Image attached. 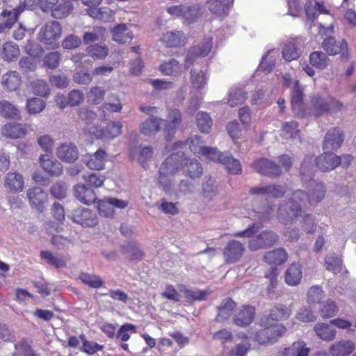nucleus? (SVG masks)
Here are the masks:
<instances>
[{
    "label": "nucleus",
    "mask_w": 356,
    "mask_h": 356,
    "mask_svg": "<svg viewBox=\"0 0 356 356\" xmlns=\"http://www.w3.org/2000/svg\"><path fill=\"white\" fill-rule=\"evenodd\" d=\"M308 193L302 190H297L292 194L289 202L280 204L277 211V219L282 224H288L291 220V214L293 216H301L302 207L308 202L310 205L317 204L325 197L326 188L319 181L312 179L308 184Z\"/></svg>",
    "instance_id": "nucleus-1"
},
{
    "label": "nucleus",
    "mask_w": 356,
    "mask_h": 356,
    "mask_svg": "<svg viewBox=\"0 0 356 356\" xmlns=\"http://www.w3.org/2000/svg\"><path fill=\"white\" fill-rule=\"evenodd\" d=\"M284 186L276 184L259 185L252 187L249 194L255 197H250L252 202L251 209L247 210L245 217L254 220L264 222L270 218L273 209L268 202V197H281L285 193Z\"/></svg>",
    "instance_id": "nucleus-2"
},
{
    "label": "nucleus",
    "mask_w": 356,
    "mask_h": 356,
    "mask_svg": "<svg viewBox=\"0 0 356 356\" xmlns=\"http://www.w3.org/2000/svg\"><path fill=\"white\" fill-rule=\"evenodd\" d=\"M186 144L181 141L174 143V149L177 152L172 153L166 158L159 168V183L163 186L166 193L172 194L175 192L174 175L181 165V159L184 156L181 149Z\"/></svg>",
    "instance_id": "nucleus-3"
},
{
    "label": "nucleus",
    "mask_w": 356,
    "mask_h": 356,
    "mask_svg": "<svg viewBox=\"0 0 356 356\" xmlns=\"http://www.w3.org/2000/svg\"><path fill=\"white\" fill-rule=\"evenodd\" d=\"M261 225L258 223H252L243 231L235 232L233 236L236 237L251 238L249 241L248 248L251 251H257L259 249L267 248L273 245L278 241V236L273 231L266 230L253 237L254 234L259 232Z\"/></svg>",
    "instance_id": "nucleus-4"
},
{
    "label": "nucleus",
    "mask_w": 356,
    "mask_h": 356,
    "mask_svg": "<svg viewBox=\"0 0 356 356\" xmlns=\"http://www.w3.org/2000/svg\"><path fill=\"white\" fill-rule=\"evenodd\" d=\"M61 35L62 28L59 22L50 21L40 28L38 38L47 49H55L59 47L58 40Z\"/></svg>",
    "instance_id": "nucleus-5"
},
{
    "label": "nucleus",
    "mask_w": 356,
    "mask_h": 356,
    "mask_svg": "<svg viewBox=\"0 0 356 356\" xmlns=\"http://www.w3.org/2000/svg\"><path fill=\"white\" fill-rule=\"evenodd\" d=\"M213 45V34L210 33L204 37L198 46L191 47L185 59V67L188 68L191 65L200 63L202 58L207 56L211 51Z\"/></svg>",
    "instance_id": "nucleus-6"
},
{
    "label": "nucleus",
    "mask_w": 356,
    "mask_h": 356,
    "mask_svg": "<svg viewBox=\"0 0 356 356\" xmlns=\"http://www.w3.org/2000/svg\"><path fill=\"white\" fill-rule=\"evenodd\" d=\"M329 112V103L327 98L320 94H313L309 96V104L302 110V115L300 118L315 117L318 118Z\"/></svg>",
    "instance_id": "nucleus-7"
},
{
    "label": "nucleus",
    "mask_w": 356,
    "mask_h": 356,
    "mask_svg": "<svg viewBox=\"0 0 356 356\" xmlns=\"http://www.w3.org/2000/svg\"><path fill=\"white\" fill-rule=\"evenodd\" d=\"M286 331V328L280 323H276L261 329L254 335V340L260 344L274 343Z\"/></svg>",
    "instance_id": "nucleus-8"
},
{
    "label": "nucleus",
    "mask_w": 356,
    "mask_h": 356,
    "mask_svg": "<svg viewBox=\"0 0 356 356\" xmlns=\"http://www.w3.org/2000/svg\"><path fill=\"white\" fill-rule=\"evenodd\" d=\"M303 86L298 80H295L291 92V106L294 115L300 118L302 115V110L305 107L304 99Z\"/></svg>",
    "instance_id": "nucleus-9"
},
{
    "label": "nucleus",
    "mask_w": 356,
    "mask_h": 356,
    "mask_svg": "<svg viewBox=\"0 0 356 356\" xmlns=\"http://www.w3.org/2000/svg\"><path fill=\"white\" fill-rule=\"evenodd\" d=\"M344 140L343 132L338 128L330 129L323 140V149L325 152H332L339 149Z\"/></svg>",
    "instance_id": "nucleus-10"
},
{
    "label": "nucleus",
    "mask_w": 356,
    "mask_h": 356,
    "mask_svg": "<svg viewBox=\"0 0 356 356\" xmlns=\"http://www.w3.org/2000/svg\"><path fill=\"white\" fill-rule=\"evenodd\" d=\"M122 125L120 122H110L102 129L91 127L89 132L94 134L97 138L104 140L113 139L121 134Z\"/></svg>",
    "instance_id": "nucleus-11"
},
{
    "label": "nucleus",
    "mask_w": 356,
    "mask_h": 356,
    "mask_svg": "<svg viewBox=\"0 0 356 356\" xmlns=\"http://www.w3.org/2000/svg\"><path fill=\"white\" fill-rule=\"evenodd\" d=\"M322 47L330 55L340 54L343 58L347 59L348 57V44L344 40L337 41L334 37H327L324 39Z\"/></svg>",
    "instance_id": "nucleus-12"
},
{
    "label": "nucleus",
    "mask_w": 356,
    "mask_h": 356,
    "mask_svg": "<svg viewBox=\"0 0 356 356\" xmlns=\"http://www.w3.org/2000/svg\"><path fill=\"white\" fill-rule=\"evenodd\" d=\"M244 251V245L241 242L236 240L229 241L223 251L225 261L228 264L236 263L242 257Z\"/></svg>",
    "instance_id": "nucleus-13"
},
{
    "label": "nucleus",
    "mask_w": 356,
    "mask_h": 356,
    "mask_svg": "<svg viewBox=\"0 0 356 356\" xmlns=\"http://www.w3.org/2000/svg\"><path fill=\"white\" fill-rule=\"evenodd\" d=\"M72 220L74 222L85 227H94L98 222L94 212L83 207L77 208L74 211Z\"/></svg>",
    "instance_id": "nucleus-14"
},
{
    "label": "nucleus",
    "mask_w": 356,
    "mask_h": 356,
    "mask_svg": "<svg viewBox=\"0 0 356 356\" xmlns=\"http://www.w3.org/2000/svg\"><path fill=\"white\" fill-rule=\"evenodd\" d=\"M56 154L63 162L74 163L79 158V150L74 143H64L56 148Z\"/></svg>",
    "instance_id": "nucleus-15"
},
{
    "label": "nucleus",
    "mask_w": 356,
    "mask_h": 356,
    "mask_svg": "<svg viewBox=\"0 0 356 356\" xmlns=\"http://www.w3.org/2000/svg\"><path fill=\"white\" fill-rule=\"evenodd\" d=\"M316 166L321 171H330L340 165V156L332 152H325L318 156L316 159Z\"/></svg>",
    "instance_id": "nucleus-16"
},
{
    "label": "nucleus",
    "mask_w": 356,
    "mask_h": 356,
    "mask_svg": "<svg viewBox=\"0 0 356 356\" xmlns=\"http://www.w3.org/2000/svg\"><path fill=\"white\" fill-rule=\"evenodd\" d=\"M252 168L257 172L268 176H278L282 172L278 165L265 158L256 160Z\"/></svg>",
    "instance_id": "nucleus-17"
},
{
    "label": "nucleus",
    "mask_w": 356,
    "mask_h": 356,
    "mask_svg": "<svg viewBox=\"0 0 356 356\" xmlns=\"http://www.w3.org/2000/svg\"><path fill=\"white\" fill-rule=\"evenodd\" d=\"M295 39L289 38L280 44L281 53L283 59L286 62L298 60L300 56V49Z\"/></svg>",
    "instance_id": "nucleus-18"
},
{
    "label": "nucleus",
    "mask_w": 356,
    "mask_h": 356,
    "mask_svg": "<svg viewBox=\"0 0 356 356\" xmlns=\"http://www.w3.org/2000/svg\"><path fill=\"white\" fill-rule=\"evenodd\" d=\"M254 318V308L252 306L243 305L236 310L234 314V323L239 327L249 325Z\"/></svg>",
    "instance_id": "nucleus-19"
},
{
    "label": "nucleus",
    "mask_w": 356,
    "mask_h": 356,
    "mask_svg": "<svg viewBox=\"0 0 356 356\" xmlns=\"http://www.w3.org/2000/svg\"><path fill=\"white\" fill-rule=\"evenodd\" d=\"M29 203L38 211L42 212L44 204L47 201V193L40 187H34L27 191Z\"/></svg>",
    "instance_id": "nucleus-20"
},
{
    "label": "nucleus",
    "mask_w": 356,
    "mask_h": 356,
    "mask_svg": "<svg viewBox=\"0 0 356 356\" xmlns=\"http://www.w3.org/2000/svg\"><path fill=\"white\" fill-rule=\"evenodd\" d=\"M180 166L184 173L192 179L200 177L203 173V168L197 160L195 159L185 158L180 161Z\"/></svg>",
    "instance_id": "nucleus-21"
},
{
    "label": "nucleus",
    "mask_w": 356,
    "mask_h": 356,
    "mask_svg": "<svg viewBox=\"0 0 356 356\" xmlns=\"http://www.w3.org/2000/svg\"><path fill=\"white\" fill-rule=\"evenodd\" d=\"M40 163L42 168L50 175L58 177L63 173V168L62 163L56 159L50 158L48 154L41 155Z\"/></svg>",
    "instance_id": "nucleus-22"
},
{
    "label": "nucleus",
    "mask_w": 356,
    "mask_h": 356,
    "mask_svg": "<svg viewBox=\"0 0 356 356\" xmlns=\"http://www.w3.org/2000/svg\"><path fill=\"white\" fill-rule=\"evenodd\" d=\"M161 41L168 47H178L184 45L186 37L181 31H170L162 35Z\"/></svg>",
    "instance_id": "nucleus-23"
},
{
    "label": "nucleus",
    "mask_w": 356,
    "mask_h": 356,
    "mask_svg": "<svg viewBox=\"0 0 356 356\" xmlns=\"http://www.w3.org/2000/svg\"><path fill=\"white\" fill-rule=\"evenodd\" d=\"M209 10L210 12L220 17L228 15L234 3V0H209Z\"/></svg>",
    "instance_id": "nucleus-24"
},
{
    "label": "nucleus",
    "mask_w": 356,
    "mask_h": 356,
    "mask_svg": "<svg viewBox=\"0 0 356 356\" xmlns=\"http://www.w3.org/2000/svg\"><path fill=\"white\" fill-rule=\"evenodd\" d=\"M106 156L105 151L99 149L93 154L85 156L83 161L90 169L100 170L104 166Z\"/></svg>",
    "instance_id": "nucleus-25"
},
{
    "label": "nucleus",
    "mask_w": 356,
    "mask_h": 356,
    "mask_svg": "<svg viewBox=\"0 0 356 356\" xmlns=\"http://www.w3.org/2000/svg\"><path fill=\"white\" fill-rule=\"evenodd\" d=\"M305 11L307 21H310L311 23L316 18L317 13H329V10L325 8L324 3L316 0H308L305 4Z\"/></svg>",
    "instance_id": "nucleus-26"
},
{
    "label": "nucleus",
    "mask_w": 356,
    "mask_h": 356,
    "mask_svg": "<svg viewBox=\"0 0 356 356\" xmlns=\"http://www.w3.org/2000/svg\"><path fill=\"white\" fill-rule=\"evenodd\" d=\"M74 196L83 204H90L96 200L94 191L82 184H77L74 187Z\"/></svg>",
    "instance_id": "nucleus-27"
},
{
    "label": "nucleus",
    "mask_w": 356,
    "mask_h": 356,
    "mask_svg": "<svg viewBox=\"0 0 356 356\" xmlns=\"http://www.w3.org/2000/svg\"><path fill=\"white\" fill-rule=\"evenodd\" d=\"M181 121V113L178 109L172 110L168 115L167 120H163V129L166 133V138L174 133L178 128ZM168 140V138H167Z\"/></svg>",
    "instance_id": "nucleus-28"
},
{
    "label": "nucleus",
    "mask_w": 356,
    "mask_h": 356,
    "mask_svg": "<svg viewBox=\"0 0 356 356\" xmlns=\"http://www.w3.org/2000/svg\"><path fill=\"white\" fill-rule=\"evenodd\" d=\"M24 181L18 172H8L5 177V186L10 193H17L23 190Z\"/></svg>",
    "instance_id": "nucleus-29"
},
{
    "label": "nucleus",
    "mask_w": 356,
    "mask_h": 356,
    "mask_svg": "<svg viewBox=\"0 0 356 356\" xmlns=\"http://www.w3.org/2000/svg\"><path fill=\"white\" fill-rule=\"evenodd\" d=\"M112 38L120 44L129 42L133 39V33L125 24H119L111 30Z\"/></svg>",
    "instance_id": "nucleus-30"
},
{
    "label": "nucleus",
    "mask_w": 356,
    "mask_h": 356,
    "mask_svg": "<svg viewBox=\"0 0 356 356\" xmlns=\"http://www.w3.org/2000/svg\"><path fill=\"white\" fill-rule=\"evenodd\" d=\"M280 55L278 49H273L268 50L262 57L258 70L264 74L270 72L275 67L277 58Z\"/></svg>",
    "instance_id": "nucleus-31"
},
{
    "label": "nucleus",
    "mask_w": 356,
    "mask_h": 356,
    "mask_svg": "<svg viewBox=\"0 0 356 356\" xmlns=\"http://www.w3.org/2000/svg\"><path fill=\"white\" fill-rule=\"evenodd\" d=\"M21 76L17 71H10L1 77V85L7 91H15L21 84Z\"/></svg>",
    "instance_id": "nucleus-32"
},
{
    "label": "nucleus",
    "mask_w": 356,
    "mask_h": 356,
    "mask_svg": "<svg viewBox=\"0 0 356 356\" xmlns=\"http://www.w3.org/2000/svg\"><path fill=\"white\" fill-rule=\"evenodd\" d=\"M302 277V267L298 263H293L285 272V281L289 286H297Z\"/></svg>",
    "instance_id": "nucleus-33"
},
{
    "label": "nucleus",
    "mask_w": 356,
    "mask_h": 356,
    "mask_svg": "<svg viewBox=\"0 0 356 356\" xmlns=\"http://www.w3.org/2000/svg\"><path fill=\"white\" fill-rule=\"evenodd\" d=\"M163 122L162 118L151 117L140 124V132L146 136L154 135L160 130Z\"/></svg>",
    "instance_id": "nucleus-34"
},
{
    "label": "nucleus",
    "mask_w": 356,
    "mask_h": 356,
    "mask_svg": "<svg viewBox=\"0 0 356 356\" xmlns=\"http://www.w3.org/2000/svg\"><path fill=\"white\" fill-rule=\"evenodd\" d=\"M354 343L350 340H342L330 348V353L333 356H348L354 350Z\"/></svg>",
    "instance_id": "nucleus-35"
},
{
    "label": "nucleus",
    "mask_w": 356,
    "mask_h": 356,
    "mask_svg": "<svg viewBox=\"0 0 356 356\" xmlns=\"http://www.w3.org/2000/svg\"><path fill=\"white\" fill-rule=\"evenodd\" d=\"M247 97V93L243 88L233 86L228 92L227 103L231 107H235L243 104Z\"/></svg>",
    "instance_id": "nucleus-36"
},
{
    "label": "nucleus",
    "mask_w": 356,
    "mask_h": 356,
    "mask_svg": "<svg viewBox=\"0 0 356 356\" xmlns=\"http://www.w3.org/2000/svg\"><path fill=\"white\" fill-rule=\"evenodd\" d=\"M236 306L235 302L232 298H227L223 300L218 307V314L216 318V321H224L228 319L232 316Z\"/></svg>",
    "instance_id": "nucleus-37"
},
{
    "label": "nucleus",
    "mask_w": 356,
    "mask_h": 356,
    "mask_svg": "<svg viewBox=\"0 0 356 356\" xmlns=\"http://www.w3.org/2000/svg\"><path fill=\"white\" fill-rule=\"evenodd\" d=\"M3 136L10 138H19L26 135V129L22 124L7 123L1 129Z\"/></svg>",
    "instance_id": "nucleus-38"
},
{
    "label": "nucleus",
    "mask_w": 356,
    "mask_h": 356,
    "mask_svg": "<svg viewBox=\"0 0 356 356\" xmlns=\"http://www.w3.org/2000/svg\"><path fill=\"white\" fill-rule=\"evenodd\" d=\"M288 259V254L284 248H277L267 252L264 256V261L271 265H280Z\"/></svg>",
    "instance_id": "nucleus-39"
},
{
    "label": "nucleus",
    "mask_w": 356,
    "mask_h": 356,
    "mask_svg": "<svg viewBox=\"0 0 356 356\" xmlns=\"http://www.w3.org/2000/svg\"><path fill=\"white\" fill-rule=\"evenodd\" d=\"M310 348L303 341H295L284 351V356H309Z\"/></svg>",
    "instance_id": "nucleus-40"
},
{
    "label": "nucleus",
    "mask_w": 356,
    "mask_h": 356,
    "mask_svg": "<svg viewBox=\"0 0 356 356\" xmlns=\"http://www.w3.org/2000/svg\"><path fill=\"white\" fill-rule=\"evenodd\" d=\"M22 11L23 8L22 6H17L11 10H3L1 15L3 17H7V20L0 23V33L6 29H10Z\"/></svg>",
    "instance_id": "nucleus-41"
},
{
    "label": "nucleus",
    "mask_w": 356,
    "mask_h": 356,
    "mask_svg": "<svg viewBox=\"0 0 356 356\" xmlns=\"http://www.w3.org/2000/svg\"><path fill=\"white\" fill-rule=\"evenodd\" d=\"M106 30L102 26L94 27L92 31H86L83 35V42L85 44L98 42L105 38Z\"/></svg>",
    "instance_id": "nucleus-42"
},
{
    "label": "nucleus",
    "mask_w": 356,
    "mask_h": 356,
    "mask_svg": "<svg viewBox=\"0 0 356 356\" xmlns=\"http://www.w3.org/2000/svg\"><path fill=\"white\" fill-rule=\"evenodd\" d=\"M208 75L203 70L193 69L191 72V82L194 88L201 90L207 83Z\"/></svg>",
    "instance_id": "nucleus-43"
},
{
    "label": "nucleus",
    "mask_w": 356,
    "mask_h": 356,
    "mask_svg": "<svg viewBox=\"0 0 356 356\" xmlns=\"http://www.w3.org/2000/svg\"><path fill=\"white\" fill-rule=\"evenodd\" d=\"M0 115L8 119H18L19 111L17 107L7 100L0 101Z\"/></svg>",
    "instance_id": "nucleus-44"
},
{
    "label": "nucleus",
    "mask_w": 356,
    "mask_h": 356,
    "mask_svg": "<svg viewBox=\"0 0 356 356\" xmlns=\"http://www.w3.org/2000/svg\"><path fill=\"white\" fill-rule=\"evenodd\" d=\"M58 0H24L23 4H20L19 6H22L23 10L25 9L32 10L33 6L40 3V8L44 12H48L54 8V6L58 3Z\"/></svg>",
    "instance_id": "nucleus-45"
},
{
    "label": "nucleus",
    "mask_w": 356,
    "mask_h": 356,
    "mask_svg": "<svg viewBox=\"0 0 356 356\" xmlns=\"http://www.w3.org/2000/svg\"><path fill=\"white\" fill-rule=\"evenodd\" d=\"M298 124L296 121L284 122L282 127L284 137L291 138L293 141L297 140L300 143V131L298 129Z\"/></svg>",
    "instance_id": "nucleus-46"
},
{
    "label": "nucleus",
    "mask_w": 356,
    "mask_h": 356,
    "mask_svg": "<svg viewBox=\"0 0 356 356\" xmlns=\"http://www.w3.org/2000/svg\"><path fill=\"white\" fill-rule=\"evenodd\" d=\"M291 312V309L286 305L277 304L270 309L269 318L273 321H282L288 318Z\"/></svg>",
    "instance_id": "nucleus-47"
},
{
    "label": "nucleus",
    "mask_w": 356,
    "mask_h": 356,
    "mask_svg": "<svg viewBox=\"0 0 356 356\" xmlns=\"http://www.w3.org/2000/svg\"><path fill=\"white\" fill-rule=\"evenodd\" d=\"M291 220L287 225L292 222L293 218L301 217V218H302V228L305 229V231L306 232H307L309 234H312L316 231L317 224L315 222L316 218L314 216H313L312 214L306 213L305 211L302 209L301 216H293L291 214Z\"/></svg>",
    "instance_id": "nucleus-48"
},
{
    "label": "nucleus",
    "mask_w": 356,
    "mask_h": 356,
    "mask_svg": "<svg viewBox=\"0 0 356 356\" xmlns=\"http://www.w3.org/2000/svg\"><path fill=\"white\" fill-rule=\"evenodd\" d=\"M222 164L225 166L231 174L238 175L242 171L240 161L234 159L229 152H225V156L222 159Z\"/></svg>",
    "instance_id": "nucleus-49"
},
{
    "label": "nucleus",
    "mask_w": 356,
    "mask_h": 356,
    "mask_svg": "<svg viewBox=\"0 0 356 356\" xmlns=\"http://www.w3.org/2000/svg\"><path fill=\"white\" fill-rule=\"evenodd\" d=\"M196 123L201 132L208 134L211 129L213 120L207 112L199 111L196 115Z\"/></svg>",
    "instance_id": "nucleus-50"
},
{
    "label": "nucleus",
    "mask_w": 356,
    "mask_h": 356,
    "mask_svg": "<svg viewBox=\"0 0 356 356\" xmlns=\"http://www.w3.org/2000/svg\"><path fill=\"white\" fill-rule=\"evenodd\" d=\"M314 330L317 336L324 341L332 340L336 334V331L328 324L318 323Z\"/></svg>",
    "instance_id": "nucleus-51"
},
{
    "label": "nucleus",
    "mask_w": 356,
    "mask_h": 356,
    "mask_svg": "<svg viewBox=\"0 0 356 356\" xmlns=\"http://www.w3.org/2000/svg\"><path fill=\"white\" fill-rule=\"evenodd\" d=\"M2 57L5 60L12 61L19 55V49L13 42H7L3 45Z\"/></svg>",
    "instance_id": "nucleus-52"
},
{
    "label": "nucleus",
    "mask_w": 356,
    "mask_h": 356,
    "mask_svg": "<svg viewBox=\"0 0 356 356\" xmlns=\"http://www.w3.org/2000/svg\"><path fill=\"white\" fill-rule=\"evenodd\" d=\"M86 51L93 58L103 59L108 55V48L106 44H94L88 45Z\"/></svg>",
    "instance_id": "nucleus-53"
},
{
    "label": "nucleus",
    "mask_w": 356,
    "mask_h": 356,
    "mask_svg": "<svg viewBox=\"0 0 356 356\" xmlns=\"http://www.w3.org/2000/svg\"><path fill=\"white\" fill-rule=\"evenodd\" d=\"M200 9L201 6L200 4L185 6L183 13V18L185 22L187 24L195 22L201 15Z\"/></svg>",
    "instance_id": "nucleus-54"
},
{
    "label": "nucleus",
    "mask_w": 356,
    "mask_h": 356,
    "mask_svg": "<svg viewBox=\"0 0 356 356\" xmlns=\"http://www.w3.org/2000/svg\"><path fill=\"white\" fill-rule=\"evenodd\" d=\"M225 152H220L216 147H211L206 146L203 149L200 157L202 156L205 159L218 162L222 164V159L225 158Z\"/></svg>",
    "instance_id": "nucleus-55"
},
{
    "label": "nucleus",
    "mask_w": 356,
    "mask_h": 356,
    "mask_svg": "<svg viewBox=\"0 0 356 356\" xmlns=\"http://www.w3.org/2000/svg\"><path fill=\"white\" fill-rule=\"evenodd\" d=\"M79 279L81 282L92 289H99L104 285V282L100 277L95 274L81 273L79 275Z\"/></svg>",
    "instance_id": "nucleus-56"
},
{
    "label": "nucleus",
    "mask_w": 356,
    "mask_h": 356,
    "mask_svg": "<svg viewBox=\"0 0 356 356\" xmlns=\"http://www.w3.org/2000/svg\"><path fill=\"white\" fill-rule=\"evenodd\" d=\"M314 168L313 156L310 155L305 156L300 166V174L302 177V180L306 181L308 178H312Z\"/></svg>",
    "instance_id": "nucleus-57"
},
{
    "label": "nucleus",
    "mask_w": 356,
    "mask_h": 356,
    "mask_svg": "<svg viewBox=\"0 0 356 356\" xmlns=\"http://www.w3.org/2000/svg\"><path fill=\"white\" fill-rule=\"evenodd\" d=\"M31 88L33 94L47 97L49 94V87L46 81L42 79L33 80L31 82Z\"/></svg>",
    "instance_id": "nucleus-58"
},
{
    "label": "nucleus",
    "mask_w": 356,
    "mask_h": 356,
    "mask_svg": "<svg viewBox=\"0 0 356 356\" xmlns=\"http://www.w3.org/2000/svg\"><path fill=\"white\" fill-rule=\"evenodd\" d=\"M325 265L327 270L332 271L333 273H337L341 270L342 261L339 256L329 254L325 257Z\"/></svg>",
    "instance_id": "nucleus-59"
},
{
    "label": "nucleus",
    "mask_w": 356,
    "mask_h": 356,
    "mask_svg": "<svg viewBox=\"0 0 356 356\" xmlns=\"http://www.w3.org/2000/svg\"><path fill=\"white\" fill-rule=\"evenodd\" d=\"M138 162L140 165L146 169L148 168L149 161L153 155V149L151 146L140 145L138 147Z\"/></svg>",
    "instance_id": "nucleus-60"
},
{
    "label": "nucleus",
    "mask_w": 356,
    "mask_h": 356,
    "mask_svg": "<svg viewBox=\"0 0 356 356\" xmlns=\"http://www.w3.org/2000/svg\"><path fill=\"white\" fill-rule=\"evenodd\" d=\"M210 293L209 290H193L189 289L184 290L185 298L190 302L205 300Z\"/></svg>",
    "instance_id": "nucleus-61"
},
{
    "label": "nucleus",
    "mask_w": 356,
    "mask_h": 356,
    "mask_svg": "<svg viewBox=\"0 0 356 356\" xmlns=\"http://www.w3.org/2000/svg\"><path fill=\"white\" fill-rule=\"evenodd\" d=\"M309 61L312 66L324 69L327 65V56L322 51H314L310 54Z\"/></svg>",
    "instance_id": "nucleus-62"
},
{
    "label": "nucleus",
    "mask_w": 356,
    "mask_h": 356,
    "mask_svg": "<svg viewBox=\"0 0 356 356\" xmlns=\"http://www.w3.org/2000/svg\"><path fill=\"white\" fill-rule=\"evenodd\" d=\"M26 106L27 112L32 115L42 112L44 109L46 104L42 99L33 97L27 100Z\"/></svg>",
    "instance_id": "nucleus-63"
},
{
    "label": "nucleus",
    "mask_w": 356,
    "mask_h": 356,
    "mask_svg": "<svg viewBox=\"0 0 356 356\" xmlns=\"http://www.w3.org/2000/svg\"><path fill=\"white\" fill-rule=\"evenodd\" d=\"M72 10V4L70 1H66L60 3L52 10L51 15L54 18L62 19L67 17Z\"/></svg>",
    "instance_id": "nucleus-64"
}]
</instances>
